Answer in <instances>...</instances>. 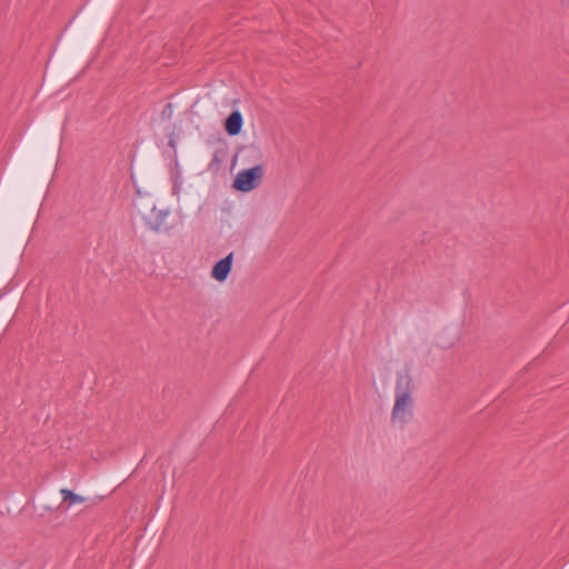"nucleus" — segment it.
<instances>
[{
    "mask_svg": "<svg viewBox=\"0 0 569 569\" xmlns=\"http://www.w3.org/2000/svg\"><path fill=\"white\" fill-rule=\"evenodd\" d=\"M413 392L415 381L411 371L407 368L397 371L390 415L391 423L395 427L403 428L413 420Z\"/></svg>",
    "mask_w": 569,
    "mask_h": 569,
    "instance_id": "1",
    "label": "nucleus"
},
{
    "mask_svg": "<svg viewBox=\"0 0 569 569\" xmlns=\"http://www.w3.org/2000/svg\"><path fill=\"white\" fill-rule=\"evenodd\" d=\"M263 177V167L261 164H257L250 169L241 170L234 181L232 187L236 190L242 192H249L256 189L261 182Z\"/></svg>",
    "mask_w": 569,
    "mask_h": 569,
    "instance_id": "2",
    "label": "nucleus"
},
{
    "mask_svg": "<svg viewBox=\"0 0 569 569\" xmlns=\"http://www.w3.org/2000/svg\"><path fill=\"white\" fill-rule=\"evenodd\" d=\"M169 216V211L166 209H157L152 208L148 214H146L144 219L151 229L156 231L168 230L167 218Z\"/></svg>",
    "mask_w": 569,
    "mask_h": 569,
    "instance_id": "3",
    "label": "nucleus"
},
{
    "mask_svg": "<svg viewBox=\"0 0 569 569\" xmlns=\"http://www.w3.org/2000/svg\"><path fill=\"white\" fill-rule=\"evenodd\" d=\"M231 264H232V253H230L229 256L221 259L220 261H218L214 264V267L211 271L212 277L218 281H224L231 270Z\"/></svg>",
    "mask_w": 569,
    "mask_h": 569,
    "instance_id": "4",
    "label": "nucleus"
},
{
    "mask_svg": "<svg viewBox=\"0 0 569 569\" xmlns=\"http://www.w3.org/2000/svg\"><path fill=\"white\" fill-rule=\"evenodd\" d=\"M242 128V116L236 110L231 112L224 121V130L229 136H237Z\"/></svg>",
    "mask_w": 569,
    "mask_h": 569,
    "instance_id": "5",
    "label": "nucleus"
},
{
    "mask_svg": "<svg viewBox=\"0 0 569 569\" xmlns=\"http://www.w3.org/2000/svg\"><path fill=\"white\" fill-rule=\"evenodd\" d=\"M60 493L62 496V502L68 503V508L73 505H79L86 501V498L77 495L68 489H61Z\"/></svg>",
    "mask_w": 569,
    "mask_h": 569,
    "instance_id": "6",
    "label": "nucleus"
},
{
    "mask_svg": "<svg viewBox=\"0 0 569 569\" xmlns=\"http://www.w3.org/2000/svg\"><path fill=\"white\" fill-rule=\"evenodd\" d=\"M171 113H172V106H171V104H167V106H166V108H164V110H163V112H162V114H163V116H164V114H168V116L170 117V116H171Z\"/></svg>",
    "mask_w": 569,
    "mask_h": 569,
    "instance_id": "7",
    "label": "nucleus"
}]
</instances>
